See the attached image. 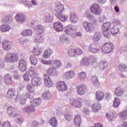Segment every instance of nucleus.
<instances>
[{"label": "nucleus", "instance_id": "1", "mask_svg": "<svg viewBox=\"0 0 127 127\" xmlns=\"http://www.w3.org/2000/svg\"><path fill=\"white\" fill-rule=\"evenodd\" d=\"M41 103L40 99H34L33 101H31L30 103V105L28 107H25L23 109V112L25 113H31L35 111V107H37Z\"/></svg>", "mask_w": 127, "mask_h": 127}, {"label": "nucleus", "instance_id": "2", "mask_svg": "<svg viewBox=\"0 0 127 127\" xmlns=\"http://www.w3.org/2000/svg\"><path fill=\"white\" fill-rule=\"evenodd\" d=\"M53 67H50L47 70V73L49 74V75H51V76H55L56 75L55 70H56V69H59V68L62 66V64L60 61L58 60H55L53 62Z\"/></svg>", "mask_w": 127, "mask_h": 127}, {"label": "nucleus", "instance_id": "3", "mask_svg": "<svg viewBox=\"0 0 127 127\" xmlns=\"http://www.w3.org/2000/svg\"><path fill=\"white\" fill-rule=\"evenodd\" d=\"M37 30L39 33L36 36V41L40 43L44 42V35H42V33L44 32V28L42 26L39 25L37 27Z\"/></svg>", "mask_w": 127, "mask_h": 127}, {"label": "nucleus", "instance_id": "4", "mask_svg": "<svg viewBox=\"0 0 127 127\" xmlns=\"http://www.w3.org/2000/svg\"><path fill=\"white\" fill-rule=\"evenodd\" d=\"M18 60V56L17 54L13 53H9L6 54L4 58V61L6 62H10L11 63H14L16 62Z\"/></svg>", "mask_w": 127, "mask_h": 127}, {"label": "nucleus", "instance_id": "5", "mask_svg": "<svg viewBox=\"0 0 127 127\" xmlns=\"http://www.w3.org/2000/svg\"><path fill=\"white\" fill-rule=\"evenodd\" d=\"M70 105L74 107V108H80L83 106V103H85V101H83V99L79 98L77 99H70L69 100Z\"/></svg>", "mask_w": 127, "mask_h": 127}, {"label": "nucleus", "instance_id": "6", "mask_svg": "<svg viewBox=\"0 0 127 127\" xmlns=\"http://www.w3.org/2000/svg\"><path fill=\"white\" fill-rule=\"evenodd\" d=\"M114 45L111 42L105 43L102 48V52L105 54L111 53L114 49Z\"/></svg>", "mask_w": 127, "mask_h": 127}, {"label": "nucleus", "instance_id": "7", "mask_svg": "<svg viewBox=\"0 0 127 127\" xmlns=\"http://www.w3.org/2000/svg\"><path fill=\"white\" fill-rule=\"evenodd\" d=\"M50 76H55L51 75L49 74H44V83L45 86L46 87H48V88H50V87H53L54 83H53V81H52V79L50 78Z\"/></svg>", "mask_w": 127, "mask_h": 127}, {"label": "nucleus", "instance_id": "8", "mask_svg": "<svg viewBox=\"0 0 127 127\" xmlns=\"http://www.w3.org/2000/svg\"><path fill=\"white\" fill-rule=\"evenodd\" d=\"M90 10L92 13L96 15H100L102 13L101 6L98 3L93 4L90 7Z\"/></svg>", "mask_w": 127, "mask_h": 127}, {"label": "nucleus", "instance_id": "9", "mask_svg": "<svg viewBox=\"0 0 127 127\" xmlns=\"http://www.w3.org/2000/svg\"><path fill=\"white\" fill-rule=\"evenodd\" d=\"M88 91L87 85L85 84H79L76 87V91L78 95L80 96H83V95L86 94Z\"/></svg>", "mask_w": 127, "mask_h": 127}, {"label": "nucleus", "instance_id": "10", "mask_svg": "<svg viewBox=\"0 0 127 127\" xmlns=\"http://www.w3.org/2000/svg\"><path fill=\"white\" fill-rule=\"evenodd\" d=\"M56 86L58 91L60 92H64L65 91H67L68 89L67 84H66V83L64 81H58L56 84Z\"/></svg>", "mask_w": 127, "mask_h": 127}, {"label": "nucleus", "instance_id": "11", "mask_svg": "<svg viewBox=\"0 0 127 127\" xmlns=\"http://www.w3.org/2000/svg\"><path fill=\"white\" fill-rule=\"evenodd\" d=\"M100 49H101V46L98 43H92L89 47V50L92 53H97L100 51Z\"/></svg>", "mask_w": 127, "mask_h": 127}, {"label": "nucleus", "instance_id": "12", "mask_svg": "<svg viewBox=\"0 0 127 127\" xmlns=\"http://www.w3.org/2000/svg\"><path fill=\"white\" fill-rule=\"evenodd\" d=\"M56 7L55 10L56 11V15L57 16L61 13H63L64 11V5L61 4L60 2H57L55 3Z\"/></svg>", "mask_w": 127, "mask_h": 127}, {"label": "nucleus", "instance_id": "13", "mask_svg": "<svg viewBox=\"0 0 127 127\" xmlns=\"http://www.w3.org/2000/svg\"><path fill=\"white\" fill-rule=\"evenodd\" d=\"M83 27L87 32H93L95 30V28L92 23L84 22L83 23Z\"/></svg>", "mask_w": 127, "mask_h": 127}, {"label": "nucleus", "instance_id": "14", "mask_svg": "<svg viewBox=\"0 0 127 127\" xmlns=\"http://www.w3.org/2000/svg\"><path fill=\"white\" fill-rule=\"evenodd\" d=\"M7 114L10 117H15L19 115V111L15 108L9 107L7 109Z\"/></svg>", "mask_w": 127, "mask_h": 127}, {"label": "nucleus", "instance_id": "15", "mask_svg": "<svg viewBox=\"0 0 127 127\" xmlns=\"http://www.w3.org/2000/svg\"><path fill=\"white\" fill-rule=\"evenodd\" d=\"M82 53H83V51H82L80 48H76L74 49H70L68 50V55L71 56V57L75 56L76 55H81Z\"/></svg>", "mask_w": 127, "mask_h": 127}, {"label": "nucleus", "instance_id": "16", "mask_svg": "<svg viewBox=\"0 0 127 127\" xmlns=\"http://www.w3.org/2000/svg\"><path fill=\"white\" fill-rule=\"evenodd\" d=\"M2 47L4 50H9L12 47V43L7 40H4L2 42Z\"/></svg>", "mask_w": 127, "mask_h": 127}, {"label": "nucleus", "instance_id": "17", "mask_svg": "<svg viewBox=\"0 0 127 127\" xmlns=\"http://www.w3.org/2000/svg\"><path fill=\"white\" fill-rule=\"evenodd\" d=\"M53 27L57 32H61L62 31H63V25L60 21H57L54 23Z\"/></svg>", "mask_w": 127, "mask_h": 127}, {"label": "nucleus", "instance_id": "18", "mask_svg": "<svg viewBox=\"0 0 127 127\" xmlns=\"http://www.w3.org/2000/svg\"><path fill=\"white\" fill-rule=\"evenodd\" d=\"M73 124L76 127H81L82 125V118L79 115H76L73 119Z\"/></svg>", "mask_w": 127, "mask_h": 127}, {"label": "nucleus", "instance_id": "19", "mask_svg": "<svg viewBox=\"0 0 127 127\" xmlns=\"http://www.w3.org/2000/svg\"><path fill=\"white\" fill-rule=\"evenodd\" d=\"M18 68L21 72H24L26 70V61L22 59L19 61Z\"/></svg>", "mask_w": 127, "mask_h": 127}, {"label": "nucleus", "instance_id": "20", "mask_svg": "<svg viewBox=\"0 0 127 127\" xmlns=\"http://www.w3.org/2000/svg\"><path fill=\"white\" fill-rule=\"evenodd\" d=\"M31 84L33 86H40L42 84V79L39 77H33L31 80Z\"/></svg>", "mask_w": 127, "mask_h": 127}, {"label": "nucleus", "instance_id": "21", "mask_svg": "<svg viewBox=\"0 0 127 127\" xmlns=\"http://www.w3.org/2000/svg\"><path fill=\"white\" fill-rule=\"evenodd\" d=\"M6 95L8 99H13L16 96V91L13 88H10L8 90Z\"/></svg>", "mask_w": 127, "mask_h": 127}, {"label": "nucleus", "instance_id": "22", "mask_svg": "<svg viewBox=\"0 0 127 127\" xmlns=\"http://www.w3.org/2000/svg\"><path fill=\"white\" fill-rule=\"evenodd\" d=\"M96 100L97 102H101L102 100H104V97H105V93L103 91H98L95 93Z\"/></svg>", "mask_w": 127, "mask_h": 127}, {"label": "nucleus", "instance_id": "23", "mask_svg": "<svg viewBox=\"0 0 127 127\" xmlns=\"http://www.w3.org/2000/svg\"><path fill=\"white\" fill-rule=\"evenodd\" d=\"M4 82L6 85L12 84V77L9 74H6L4 76Z\"/></svg>", "mask_w": 127, "mask_h": 127}, {"label": "nucleus", "instance_id": "24", "mask_svg": "<svg viewBox=\"0 0 127 127\" xmlns=\"http://www.w3.org/2000/svg\"><path fill=\"white\" fill-rule=\"evenodd\" d=\"M74 28L73 26L68 25L64 30V32L68 35H73L75 33Z\"/></svg>", "mask_w": 127, "mask_h": 127}, {"label": "nucleus", "instance_id": "25", "mask_svg": "<svg viewBox=\"0 0 127 127\" xmlns=\"http://www.w3.org/2000/svg\"><path fill=\"white\" fill-rule=\"evenodd\" d=\"M28 98L30 99V95L29 93L21 95L19 100L20 104H21V105H24Z\"/></svg>", "mask_w": 127, "mask_h": 127}, {"label": "nucleus", "instance_id": "26", "mask_svg": "<svg viewBox=\"0 0 127 127\" xmlns=\"http://www.w3.org/2000/svg\"><path fill=\"white\" fill-rule=\"evenodd\" d=\"M42 52H43V50L40 47H34L32 51L33 54L36 56H39Z\"/></svg>", "mask_w": 127, "mask_h": 127}, {"label": "nucleus", "instance_id": "27", "mask_svg": "<svg viewBox=\"0 0 127 127\" xmlns=\"http://www.w3.org/2000/svg\"><path fill=\"white\" fill-rule=\"evenodd\" d=\"M52 53L53 52L50 49H48L44 51V53L43 54V58H46L47 59L48 58H50V56L52 55Z\"/></svg>", "mask_w": 127, "mask_h": 127}, {"label": "nucleus", "instance_id": "28", "mask_svg": "<svg viewBox=\"0 0 127 127\" xmlns=\"http://www.w3.org/2000/svg\"><path fill=\"white\" fill-rule=\"evenodd\" d=\"M49 124H50L52 127H58V120L56 118L53 117L49 120Z\"/></svg>", "mask_w": 127, "mask_h": 127}, {"label": "nucleus", "instance_id": "29", "mask_svg": "<svg viewBox=\"0 0 127 127\" xmlns=\"http://www.w3.org/2000/svg\"><path fill=\"white\" fill-rule=\"evenodd\" d=\"M61 21H62L63 22H64L65 21H67L68 20V16L67 15H65L63 13L61 14H59L58 15L56 16Z\"/></svg>", "mask_w": 127, "mask_h": 127}, {"label": "nucleus", "instance_id": "30", "mask_svg": "<svg viewBox=\"0 0 127 127\" xmlns=\"http://www.w3.org/2000/svg\"><path fill=\"white\" fill-rule=\"evenodd\" d=\"M124 92L125 90L123 88H121V87H118L115 89V94L118 97H121L124 95Z\"/></svg>", "mask_w": 127, "mask_h": 127}, {"label": "nucleus", "instance_id": "31", "mask_svg": "<svg viewBox=\"0 0 127 127\" xmlns=\"http://www.w3.org/2000/svg\"><path fill=\"white\" fill-rule=\"evenodd\" d=\"M15 19L19 22H23V21H25L26 17L22 14H18L15 16Z\"/></svg>", "mask_w": 127, "mask_h": 127}, {"label": "nucleus", "instance_id": "32", "mask_svg": "<svg viewBox=\"0 0 127 127\" xmlns=\"http://www.w3.org/2000/svg\"><path fill=\"white\" fill-rule=\"evenodd\" d=\"M29 75L31 78H35L37 76V72L34 67H31L29 68Z\"/></svg>", "mask_w": 127, "mask_h": 127}, {"label": "nucleus", "instance_id": "33", "mask_svg": "<svg viewBox=\"0 0 127 127\" xmlns=\"http://www.w3.org/2000/svg\"><path fill=\"white\" fill-rule=\"evenodd\" d=\"M102 106L101 104L98 103H95L92 105V111L94 112H98V111L101 110Z\"/></svg>", "mask_w": 127, "mask_h": 127}, {"label": "nucleus", "instance_id": "34", "mask_svg": "<svg viewBox=\"0 0 127 127\" xmlns=\"http://www.w3.org/2000/svg\"><path fill=\"white\" fill-rule=\"evenodd\" d=\"M60 41L62 43H66V44H69V43H70V41L69 40V39H68V37L64 35L61 36Z\"/></svg>", "mask_w": 127, "mask_h": 127}, {"label": "nucleus", "instance_id": "35", "mask_svg": "<svg viewBox=\"0 0 127 127\" xmlns=\"http://www.w3.org/2000/svg\"><path fill=\"white\" fill-rule=\"evenodd\" d=\"M32 30L31 29L24 30L21 33L22 36H31L32 35Z\"/></svg>", "mask_w": 127, "mask_h": 127}, {"label": "nucleus", "instance_id": "36", "mask_svg": "<svg viewBox=\"0 0 127 127\" xmlns=\"http://www.w3.org/2000/svg\"><path fill=\"white\" fill-rule=\"evenodd\" d=\"M64 76L66 79H72L73 77L75 76V72L73 71H68L64 73Z\"/></svg>", "mask_w": 127, "mask_h": 127}, {"label": "nucleus", "instance_id": "37", "mask_svg": "<svg viewBox=\"0 0 127 127\" xmlns=\"http://www.w3.org/2000/svg\"><path fill=\"white\" fill-rule=\"evenodd\" d=\"M9 29H10V27L8 25H2L0 26L1 32H7V31H9Z\"/></svg>", "mask_w": 127, "mask_h": 127}, {"label": "nucleus", "instance_id": "38", "mask_svg": "<svg viewBox=\"0 0 127 127\" xmlns=\"http://www.w3.org/2000/svg\"><path fill=\"white\" fill-rule=\"evenodd\" d=\"M106 117L108 119V120H109V121H113L114 119L118 117V115L114 113H107Z\"/></svg>", "mask_w": 127, "mask_h": 127}, {"label": "nucleus", "instance_id": "39", "mask_svg": "<svg viewBox=\"0 0 127 127\" xmlns=\"http://www.w3.org/2000/svg\"><path fill=\"white\" fill-rule=\"evenodd\" d=\"M121 105V99L118 97H116L113 102V107L114 108H119Z\"/></svg>", "mask_w": 127, "mask_h": 127}, {"label": "nucleus", "instance_id": "40", "mask_svg": "<svg viewBox=\"0 0 127 127\" xmlns=\"http://www.w3.org/2000/svg\"><path fill=\"white\" fill-rule=\"evenodd\" d=\"M90 64V61L87 58H83L80 62L81 66H88Z\"/></svg>", "mask_w": 127, "mask_h": 127}, {"label": "nucleus", "instance_id": "41", "mask_svg": "<svg viewBox=\"0 0 127 127\" xmlns=\"http://www.w3.org/2000/svg\"><path fill=\"white\" fill-rule=\"evenodd\" d=\"M70 20L71 21V22L75 23V22L78 21V16L76 15V14L71 13L70 14Z\"/></svg>", "mask_w": 127, "mask_h": 127}, {"label": "nucleus", "instance_id": "42", "mask_svg": "<svg viewBox=\"0 0 127 127\" xmlns=\"http://www.w3.org/2000/svg\"><path fill=\"white\" fill-rule=\"evenodd\" d=\"M119 116L122 120H127V110H124L119 114Z\"/></svg>", "mask_w": 127, "mask_h": 127}, {"label": "nucleus", "instance_id": "43", "mask_svg": "<svg viewBox=\"0 0 127 127\" xmlns=\"http://www.w3.org/2000/svg\"><path fill=\"white\" fill-rule=\"evenodd\" d=\"M102 30H110L111 29V23H104L102 26Z\"/></svg>", "mask_w": 127, "mask_h": 127}, {"label": "nucleus", "instance_id": "44", "mask_svg": "<svg viewBox=\"0 0 127 127\" xmlns=\"http://www.w3.org/2000/svg\"><path fill=\"white\" fill-rule=\"evenodd\" d=\"M30 61L32 65H36L37 64V58L35 57V56H31L30 57Z\"/></svg>", "mask_w": 127, "mask_h": 127}, {"label": "nucleus", "instance_id": "45", "mask_svg": "<svg viewBox=\"0 0 127 127\" xmlns=\"http://www.w3.org/2000/svg\"><path fill=\"white\" fill-rule=\"evenodd\" d=\"M42 98L45 100L49 99L50 98H51V94L48 91H45L42 94Z\"/></svg>", "mask_w": 127, "mask_h": 127}, {"label": "nucleus", "instance_id": "46", "mask_svg": "<svg viewBox=\"0 0 127 127\" xmlns=\"http://www.w3.org/2000/svg\"><path fill=\"white\" fill-rule=\"evenodd\" d=\"M111 34L115 36V35H117V34L120 32V30L116 27H113L111 28Z\"/></svg>", "mask_w": 127, "mask_h": 127}, {"label": "nucleus", "instance_id": "47", "mask_svg": "<svg viewBox=\"0 0 127 127\" xmlns=\"http://www.w3.org/2000/svg\"><path fill=\"white\" fill-rule=\"evenodd\" d=\"M100 38H101V35L100 34V33H96L92 38V40L96 42L97 41H99V40H100Z\"/></svg>", "mask_w": 127, "mask_h": 127}, {"label": "nucleus", "instance_id": "48", "mask_svg": "<svg viewBox=\"0 0 127 127\" xmlns=\"http://www.w3.org/2000/svg\"><path fill=\"white\" fill-rule=\"evenodd\" d=\"M78 75L79 80H84V79H86V77H87V73L84 71L81 72Z\"/></svg>", "mask_w": 127, "mask_h": 127}, {"label": "nucleus", "instance_id": "49", "mask_svg": "<svg viewBox=\"0 0 127 127\" xmlns=\"http://www.w3.org/2000/svg\"><path fill=\"white\" fill-rule=\"evenodd\" d=\"M26 89L29 93H33L35 91V87L31 85H28Z\"/></svg>", "mask_w": 127, "mask_h": 127}, {"label": "nucleus", "instance_id": "50", "mask_svg": "<svg viewBox=\"0 0 127 127\" xmlns=\"http://www.w3.org/2000/svg\"><path fill=\"white\" fill-rule=\"evenodd\" d=\"M103 35L107 38L111 37V33H110V30H103Z\"/></svg>", "mask_w": 127, "mask_h": 127}, {"label": "nucleus", "instance_id": "51", "mask_svg": "<svg viewBox=\"0 0 127 127\" xmlns=\"http://www.w3.org/2000/svg\"><path fill=\"white\" fill-rule=\"evenodd\" d=\"M64 117L66 121H71L72 119H73V117L71 113L69 112H67L64 114Z\"/></svg>", "mask_w": 127, "mask_h": 127}, {"label": "nucleus", "instance_id": "52", "mask_svg": "<svg viewBox=\"0 0 127 127\" xmlns=\"http://www.w3.org/2000/svg\"><path fill=\"white\" fill-rule=\"evenodd\" d=\"M51 16H50V14H47L44 17V20H45L46 22H50V21H51Z\"/></svg>", "mask_w": 127, "mask_h": 127}, {"label": "nucleus", "instance_id": "53", "mask_svg": "<svg viewBox=\"0 0 127 127\" xmlns=\"http://www.w3.org/2000/svg\"><path fill=\"white\" fill-rule=\"evenodd\" d=\"M12 18L10 16H6L2 18V20L4 22H9L12 20Z\"/></svg>", "mask_w": 127, "mask_h": 127}, {"label": "nucleus", "instance_id": "54", "mask_svg": "<svg viewBox=\"0 0 127 127\" xmlns=\"http://www.w3.org/2000/svg\"><path fill=\"white\" fill-rule=\"evenodd\" d=\"M119 69L120 71H126L127 65L124 64H121L119 65Z\"/></svg>", "mask_w": 127, "mask_h": 127}, {"label": "nucleus", "instance_id": "55", "mask_svg": "<svg viewBox=\"0 0 127 127\" xmlns=\"http://www.w3.org/2000/svg\"><path fill=\"white\" fill-rule=\"evenodd\" d=\"M11 127V124L10 122L8 121H6L3 123L2 125V127Z\"/></svg>", "mask_w": 127, "mask_h": 127}, {"label": "nucleus", "instance_id": "56", "mask_svg": "<svg viewBox=\"0 0 127 127\" xmlns=\"http://www.w3.org/2000/svg\"><path fill=\"white\" fill-rule=\"evenodd\" d=\"M91 81L92 83H98L99 82V80L98 79V77L96 76H93L91 77Z\"/></svg>", "mask_w": 127, "mask_h": 127}, {"label": "nucleus", "instance_id": "57", "mask_svg": "<svg viewBox=\"0 0 127 127\" xmlns=\"http://www.w3.org/2000/svg\"><path fill=\"white\" fill-rule=\"evenodd\" d=\"M23 78L24 81H26V82H28L29 81V76H28V74H25L23 76Z\"/></svg>", "mask_w": 127, "mask_h": 127}, {"label": "nucleus", "instance_id": "58", "mask_svg": "<svg viewBox=\"0 0 127 127\" xmlns=\"http://www.w3.org/2000/svg\"><path fill=\"white\" fill-rule=\"evenodd\" d=\"M42 63L43 64H46L47 65H50L52 63V62L51 61H46L42 60Z\"/></svg>", "mask_w": 127, "mask_h": 127}, {"label": "nucleus", "instance_id": "59", "mask_svg": "<svg viewBox=\"0 0 127 127\" xmlns=\"http://www.w3.org/2000/svg\"><path fill=\"white\" fill-rule=\"evenodd\" d=\"M19 41L20 44H24V43H26L28 41L27 40H24L23 38H21Z\"/></svg>", "mask_w": 127, "mask_h": 127}, {"label": "nucleus", "instance_id": "60", "mask_svg": "<svg viewBox=\"0 0 127 127\" xmlns=\"http://www.w3.org/2000/svg\"><path fill=\"white\" fill-rule=\"evenodd\" d=\"M76 30H74V33L72 34V35H74V36L77 37H79V36H82V33L81 32H77L76 33Z\"/></svg>", "mask_w": 127, "mask_h": 127}, {"label": "nucleus", "instance_id": "61", "mask_svg": "<svg viewBox=\"0 0 127 127\" xmlns=\"http://www.w3.org/2000/svg\"><path fill=\"white\" fill-rule=\"evenodd\" d=\"M14 77L16 80H18V79H20V75L17 74V73H15L14 75Z\"/></svg>", "mask_w": 127, "mask_h": 127}, {"label": "nucleus", "instance_id": "62", "mask_svg": "<svg viewBox=\"0 0 127 127\" xmlns=\"http://www.w3.org/2000/svg\"><path fill=\"white\" fill-rule=\"evenodd\" d=\"M83 113L85 114V115H89V114L90 113V111L87 108H84L83 110Z\"/></svg>", "mask_w": 127, "mask_h": 127}, {"label": "nucleus", "instance_id": "63", "mask_svg": "<svg viewBox=\"0 0 127 127\" xmlns=\"http://www.w3.org/2000/svg\"><path fill=\"white\" fill-rule=\"evenodd\" d=\"M17 121L18 122V123H22V122H23V118H22L21 117H20L17 119Z\"/></svg>", "mask_w": 127, "mask_h": 127}, {"label": "nucleus", "instance_id": "64", "mask_svg": "<svg viewBox=\"0 0 127 127\" xmlns=\"http://www.w3.org/2000/svg\"><path fill=\"white\" fill-rule=\"evenodd\" d=\"M95 127H103V125L99 123H95L94 125Z\"/></svg>", "mask_w": 127, "mask_h": 127}]
</instances>
